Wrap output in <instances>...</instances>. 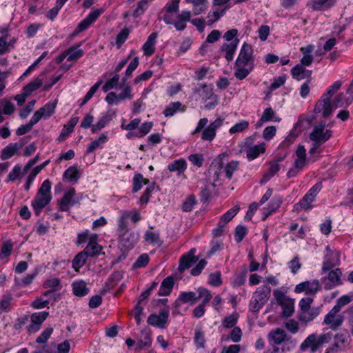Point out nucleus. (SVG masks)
I'll use <instances>...</instances> for the list:
<instances>
[{
	"label": "nucleus",
	"mask_w": 353,
	"mask_h": 353,
	"mask_svg": "<svg viewBox=\"0 0 353 353\" xmlns=\"http://www.w3.org/2000/svg\"><path fill=\"white\" fill-rule=\"evenodd\" d=\"M51 200V183L48 179H46L42 183L36 196L31 202L34 213L39 215L42 210L50 203Z\"/></svg>",
	"instance_id": "obj_1"
},
{
	"label": "nucleus",
	"mask_w": 353,
	"mask_h": 353,
	"mask_svg": "<svg viewBox=\"0 0 353 353\" xmlns=\"http://www.w3.org/2000/svg\"><path fill=\"white\" fill-rule=\"evenodd\" d=\"M223 119L218 118L214 121L211 122L209 125L208 119L207 118L201 119L196 128L192 132V134H195L202 131L201 139L203 141H212L216 134V130L223 125Z\"/></svg>",
	"instance_id": "obj_2"
},
{
	"label": "nucleus",
	"mask_w": 353,
	"mask_h": 353,
	"mask_svg": "<svg viewBox=\"0 0 353 353\" xmlns=\"http://www.w3.org/2000/svg\"><path fill=\"white\" fill-rule=\"evenodd\" d=\"M332 338V334L330 332L323 333L319 335L312 334L309 335L301 343V349L305 350L310 349L311 352L314 353L323 344L328 343Z\"/></svg>",
	"instance_id": "obj_3"
},
{
	"label": "nucleus",
	"mask_w": 353,
	"mask_h": 353,
	"mask_svg": "<svg viewBox=\"0 0 353 353\" xmlns=\"http://www.w3.org/2000/svg\"><path fill=\"white\" fill-rule=\"evenodd\" d=\"M332 133V131L327 129L324 123L315 125L310 134V138L313 141V147L310 149V153L314 154L321 145L330 138Z\"/></svg>",
	"instance_id": "obj_4"
},
{
	"label": "nucleus",
	"mask_w": 353,
	"mask_h": 353,
	"mask_svg": "<svg viewBox=\"0 0 353 353\" xmlns=\"http://www.w3.org/2000/svg\"><path fill=\"white\" fill-rule=\"evenodd\" d=\"M270 293L271 288L268 285L257 288L250 301L251 310L254 312L259 311L269 300Z\"/></svg>",
	"instance_id": "obj_5"
},
{
	"label": "nucleus",
	"mask_w": 353,
	"mask_h": 353,
	"mask_svg": "<svg viewBox=\"0 0 353 353\" xmlns=\"http://www.w3.org/2000/svg\"><path fill=\"white\" fill-rule=\"evenodd\" d=\"M322 185L316 183L313 185L305 194L303 198L294 205V210L300 212L303 210H309L312 208V203L314 202L317 194L320 192Z\"/></svg>",
	"instance_id": "obj_6"
},
{
	"label": "nucleus",
	"mask_w": 353,
	"mask_h": 353,
	"mask_svg": "<svg viewBox=\"0 0 353 353\" xmlns=\"http://www.w3.org/2000/svg\"><path fill=\"white\" fill-rule=\"evenodd\" d=\"M254 138L249 137L243 141L242 150L246 153V157L250 161L256 159L260 154L265 152V144L261 143L258 145H253Z\"/></svg>",
	"instance_id": "obj_7"
},
{
	"label": "nucleus",
	"mask_w": 353,
	"mask_h": 353,
	"mask_svg": "<svg viewBox=\"0 0 353 353\" xmlns=\"http://www.w3.org/2000/svg\"><path fill=\"white\" fill-rule=\"evenodd\" d=\"M81 199V194H77L74 188H69L59 201V210L62 212L68 211L70 207L79 203Z\"/></svg>",
	"instance_id": "obj_8"
},
{
	"label": "nucleus",
	"mask_w": 353,
	"mask_h": 353,
	"mask_svg": "<svg viewBox=\"0 0 353 353\" xmlns=\"http://www.w3.org/2000/svg\"><path fill=\"white\" fill-rule=\"evenodd\" d=\"M274 296L277 303L282 307L283 315L285 316H291L294 312V301L279 290L274 291Z\"/></svg>",
	"instance_id": "obj_9"
},
{
	"label": "nucleus",
	"mask_w": 353,
	"mask_h": 353,
	"mask_svg": "<svg viewBox=\"0 0 353 353\" xmlns=\"http://www.w3.org/2000/svg\"><path fill=\"white\" fill-rule=\"evenodd\" d=\"M235 64L248 66L249 68H254L253 50L252 46L245 42L241 46L239 56Z\"/></svg>",
	"instance_id": "obj_10"
},
{
	"label": "nucleus",
	"mask_w": 353,
	"mask_h": 353,
	"mask_svg": "<svg viewBox=\"0 0 353 353\" xmlns=\"http://www.w3.org/2000/svg\"><path fill=\"white\" fill-rule=\"evenodd\" d=\"M57 101L53 100L46 103L43 107L37 110L32 117L38 123L41 119H48L55 112Z\"/></svg>",
	"instance_id": "obj_11"
},
{
	"label": "nucleus",
	"mask_w": 353,
	"mask_h": 353,
	"mask_svg": "<svg viewBox=\"0 0 353 353\" xmlns=\"http://www.w3.org/2000/svg\"><path fill=\"white\" fill-rule=\"evenodd\" d=\"M199 94L203 102H207L205 107L208 110L214 108L219 103L217 96H216L212 88L203 86L199 90Z\"/></svg>",
	"instance_id": "obj_12"
},
{
	"label": "nucleus",
	"mask_w": 353,
	"mask_h": 353,
	"mask_svg": "<svg viewBox=\"0 0 353 353\" xmlns=\"http://www.w3.org/2000/svg\"><path fill=\"white\" fill-rule=\"evenodd\" d=\"M321 289L318 280L306 281L299 283L294 288L296 293H305L307 295H314Z\"/></svg>",
	"instance_id": "obj_13"
},
{
	"label": "nucleus",
	"mask_w": 353,
	"mask_h": 353,
	"mask_svg": "<svg viewBox=\"0 0 353 353\" xmlns=\"http://www.w3.org/2000/svg\"><path fill=\"white\" fill-rule=\"evenodd\" d=\"M339 312V310L333 307L325 315L323 323L329 325V327L332 330H336L340 327L343 322L344 318Z\"/></svg>",
	"instance_id": "obj_14"
},
{
	"label": "nucleus",
	"mask_w": 353,
	"mask_h": 353,
	"mask_svg": "<svg viewBox=\"0 0 353 353\" xmlns=\"http://www.w3.org/2000/svg\"><path fill=\"white\" fill-rule=\"evenodd\" d=\"M327 254L325 256L323 270H330L331 268L340 265L341 252L339 250H332L326 248Z\"/></svg>",
	"instance_id": "obj_15"
},
{
	"label": "nucleus",
	"mask_w": 353,
	"mask_h": 353,
	"mask_svg": "<svg viewBox=\"0 0 353 353\" xmlns=\"http://www.w3.org/2000/svg\"><path fill=\"white\" fill-rule=\"evenodd\" d=\"M129 219L133 223H137L141 219V216L137 210L121 212L118 220V227L120 230H125L127 228Z\"/></svg>",
	"instance_id": "obj_16"
},
{
	"label": "nucleus",
	"mask_w": 353,
	"mask_h": 353,
	"mask_svg": "<svg viewBox=\"0 0 353 353\" xmlns=\"http://www.w3.org/2000/svg\"><path fill=\"white\" fill-rule=\"evenodd\" d=\"M335 109L336 108L333 107V103L330 99L324 98V97L321 96V99L315 105L314 112L316 113L321 114L324 117H327L332 114Z\"/></svg>",
	"instance_id": "obj_17"
},
{
	"label": "nucleus",
	"mask_w": 353,
	"mask_h": 353,
	"mask_svg": "<svg viewBox=\"0 0 353 353\" xmlns=\"http://www.w3.org/2000/svg\"><path fill=\"white\" fill-rule=\"evenodd\" d=\"M103 12V8H92L88 15L79 23L77 30L82 32L88 29Z\"/></svg>",
	"instance_id": "obj_18"
},
{
	"label": "nucleus",
	"mask_w": 353,
	"mask_h": 353,
	"mask_svg": "<svg viewBox=\"0 0 353 353\" xmlns=\"http://www.w3.org/2000/svg\"><path fill=\"white\" fill-rule=\"evenodd\" d=\"M170 312L163 310L159 314H152L148 316V323L157 327L163 328L168 322Z\"/></svg>",
	"instance_id": "obj_19"
},
{
	"label": "nucleus",
	"mask_w": 353,
	"mask_h": 353,
	"mask_svg": "<svg viewBox=\"0 0 353 353\" xmlns=\"http://www.w3.org/2000/svg\"><path fill=\"white\" fill-rule=\"evenodd\" d=\"M139 234L135 232L127 231L121 237L119 245L121 249L129 250L132 248L139 241Z\"/></svg>",
	"instance_id": "obj_20"
},
{
	"label": "nucleus",
	"mask_w": 353,
	"mask_h": 353,
	"mask_svg": "<svg viewBox=\"0 0 353 353\" xmlns=\"http://www.w3.org/2000/svg\"><path fill=\"white\" fill-rule=\"evenodd\" d=\"M49 313L48 312H39L33 313L31 315V323L28 326V330L29 332H37L42 323L46 319Z\"/></svg>",
	"instance_id": "obj_21"
},
{
	"label": "nucleus",
	"mask_w": 353,
	"mask_h": 353,
	"mask_svg": "<svg viewBox=\"0 0 353 353\" xmlns=\"http://www.w3.org/2000/svg\"><path fill=\"white\" fill-rule=\"evenodd\" d=\"M114 115V112L110 110L102 113L97 121L93 125L92 128V133H97L105 128L112 120Z\"/></svg>",
	"instance_id": "obj_22"
},
{
	"label": "nucleus",
	"mask_w": 353,
	"mask_h": 353,
	"mask_svg": "<svg viewBox=\"0 0 353 353\" xmlns=\"http://www.w3.org/2000/svg\"><path fill=\"white\" fill-rule=\"evenodd\" d=\"M153 127V123L151 121H146L141 124L140 127L136 131H129L126 134L128 139H133L134 138H141L148 134Z\"/></svg>",
	"instance_id": "obj_23"
},
{
	"label": "nucleus",
	"mask_w": 353,
	"mask_h": 353,
	"mask_svg": "<svg viewBox=\"0 0 353 353\" xmlns=\"http://www.w3.org/2000/svg\"><path fill=\"white\" fill-rule=\"evenodd\" d=\"M327 281L329 283L325 284L327 289H332V288L340 285L343 283L342 281V272L341 269L336 268L329 272L327 275Z\"/></svg>",
	"instance_id": "obj_24"
},
{
	"label": "nucleus",
	"mask_w": 353,
	"mask_h": 353,
	"mask_svg": "<svg viewBox=\"0 0 353 353\" xmlns=\"http://www.w3.org/2000/svg\"><path fill=\"white\" fill-rule=\"evenodd\" d=\"M152 344L151 332L148 327L143 328L137 339V349L141 350Z\"/></svg>",
	"instance_id": "obj_25"
},
{
	"label": "nucleus",
	"mask_w": 353,
	"mask_h": 353,
	"mask_svg": "<svg viewBox=\"0 0 353 353\" xmlns=\"http://www.w3.org/2000/svg\"><path fill=\"white\" fill-rule=\"evenodd\" d=\"M158 34L157 32L151 33L142 47L143 54L146 57L152 55L156 49V42Z\"/></svg>",
	"instance_id": "obj_26"
},
{
	"label": "nucleus",
	"mask_w": 353,
	"mask_h": 353,
	"mask_svg": "<svg viewBox=\"0 0 353 353\" xmlns=\"http://www.w3.org/2000/svg\"><path fill=\"white\" fill-rule=\"evenodd\" d=\"M108 132L102 133L97 139L93 140L88 145L87 153H92L99 148H103V145L108 141Z\"/></svg>",
	"instance_id": "obj_27"
},
{
	"label": "nucleus",
	"mask_w": 353,
	"mask_h": 353,
	"mask_svg": "<svg viewBox=\"0 0 353 353\" xmlns=\"http://www.w3.org/2000/svg\"><path fill=\"white\" fill-rule=\"evenodd\" d=\"M314 48L315 46L314 45H308L301 48L300 51L303 54V57L301 59V65L310 66L312 64L314 60L312 53L314 50Z\"/></svg>",
	"instance_id": "obj_28"
},
{
	"label": "nucleus",
	"mask_w": 353,
	"mask_h": 353,
	"mask_svg": "<svg viewBox=\"0 0 353 353\" xmlns=\"http://www.w3.org/2000/svg\"><path fill=\"white\" fill-rule=\"evenodd\" d=\"M185 3L192 6V12L194 15L204 13L208 9V0H185Z\"/></svg>",
	"instance_id": "obj_29"
},
{
	"label": "nucleus",
	"mask_w": 353,
	"mask_h": 353,
	"mask_svg": "<svg viewBox=\"0 0 353 353\" xmlns=\"http://www.w3.org/2000/svg\"><path fill=\"white\" fill-rule=\"evenodd\" d=\"M268 121H274V122H280L281 118L275 114L274 111L272 108H267L263 112V114L261 117L259 123L256 125V128H259L262 125L263 123L268 122Z\"/></svg>",
	"instance_id": "obj_30"
},
{
	"label": "nucleus",
	"mask_w": 353,
	"mask_h": 353,
	"mask_svg": "<svg viewBox=\"0 0 353 353\" xmlns=\"http://www.w3.org/2000/svg\"><path fill=\"white\" fill-rule=\"evenodd\" d=\"M97 235L92 234L90 236V240L88 245L85 248V252L88 255L96 256L98 255L101 250V246L97 243Z\"/></svg>",
	"instance_id": "obj_31"
},
{
	"label": "nucleus",
	"mask_w": 353,
	"mask_h": 353,
	"mask_svg": "<svg viewBox=\"0 0 353 353\" xmlns=\"http://www.w3.org/2000/svg\"><path fill=\"white\" fill-rule=\"evenodd\" d=\"M192 14L190 11L183 10L176 18V21L173 23L174 28L177 30H183L186 28L187 22L190 20Z\"/></svg>",
	"instance_id": "obj_32"
},
{
	"label": "nucleus",
	"mask_w": 353,
	"mask_h": 353,
	"mask_svg": "<svg viewBox=\"0 0 353 353\" xmlns=\"http://www.w3.org/2000/svg\"><path fill=\"white\" fill-rule=\"evenodd\" d=\"M188 164L186 161L180 158L170 162L168 165V169L170 172H176L179 175L183 173L187 169Z\"/></svg>",
	"instance_id": "obj_33"
},
{
	"label": "nucleus",
	"mask_w": 353,
	"mask_h": 353,
	"mask_svg": "<svg viewBox=\"0 0 353 353\" xmlns=\"http://www.w3.org/2000/svg\"><path fill=\"white\" fill-rule=\"evenodd\" d=\"M307 163L306 150L303 145H299L295 152L294 165L296 168H304Z\"/></svg>",
	"instance_id": "obj_34"
},
{
	"label": "nucleus",
	"mask_w": 353,
	"mask_h": 353,
	"mask_svg": "<svg viewBox=\"0 0 353 353\" xmlns=\"http://www.w3.org/2000/svg\"><path fill=\"white\" fill-rule=\"evenodd\" d=\"M195 250H191L188 253L184 254L179 264V270L183 271L191 267L192 264L196 261L194 256Z\"/></svg>",
	"instance_id": "obj_35"
},
{
	"label": "nucleus",
	"mask_w": 353,
	"mask_h": 353,
	"mask_svg": "<svg viewBox=\"0 0 353 353\" xmlns=\"http://www.w3.org/2000/svg\"><path fill=\"white\" fill-rule=\"evenodd\" d=\"M239 43V40L238 39H235L230 43H224L221 46V49L223 52L225 53V57L228 61L232 60Z\"/></svg>",
	"instance_id": "obj_36"
},
{
	"label": "nucleus",
	"mask_w": 353,
	"mask_h": 353,
	"mask_svg": "<svg viewBox=\"0 0 353 353\" xmlns=\"http://www.w3.org/2000/svg\"><path fill=\"white\" fill-rule=\"evenodd\" d=\"M72 291L77 296H83L88 294L89 288L87 287V284L83 280L74 281L72 284Z\"/></svg>",
	"instance_id": "obj_37"
},
{
	"label": "nucleus",
	"mask_w": 353,
	"mask_h": 353,
	"mask_svg": "<svg viewBox=\"0 0 353 353\" xmlns=\"http://www.w3.org/2000/svg\"><path fill=\"white\" fill-rule=\"evenodd\" d=\"M81 177V173L77 166L72 165L65 170L63 179L72 183H76Z\"/></svg>",
	"instance_id": "obj_38"
},
{
	"label": "nucleus",
	"mask_w": 353,
	"mask_h": 353,
	"mask_svg": "<svg viewBox=\"0 0 353 353\" xmlns=\"http://www.w3.org/2000/svg\"><path fill=\"white\" fill-rule=\"evenodd\" d=\"M185 106L183 105L181 103L177 101V102H172L170 103L169 105H168L165 110H163V114L168 117H172L174 114H176L177 112H183L185 111Z\"/></svg>",
	"instance_id": "obj_39"
},
{
	"label": "nucleus",
	"mask_w": 353,
	"mask_h": 353,
	"mask_svg": "<svg viewBox=\"0 0 353 353\" xmlns=\"http://www.w3.org/2000/svg\"><path fill=\"white\" fill-rule=\"evenodd\" d=\"M287 338V334L283 330L276 329L269 334V340L270 343L276 345H280L283 343Z\"/></svg>",
	"instance_id": "obj_40"
},
{
	"label": "nucleus",
	"mask_w": 353,
	"mask_h": 353,
	"mask_svg": "<svg viewBox=\"0 0 353 353\" xmlns=\"http://www.w3.org/2000/svg\"><path fill=\"white\" fill-rule=\"evenodd\" d=\"M228 7L224 8H216L210 11L207 15V23L208 25H212L214 23L217 21L221 17L225 14Z\"/></svg>",
	"instance_id": "obj_41"
},
{
	"label": "nucleus",
	"mask_w": 353,
	"mask_h": 353,
	"mask_svg": "<svg viewBox=\"0 0 353 353\" xmlns=\"http://www.w3.org/2000/svg\"><path fill=\"white\" fill-rule=\"evenodd\" d=\"M292 75L296 80H302L311 75V72L306 70L303 65L297 64L291 70Z\"/></svg>",
	"instance_id": "obj_42"
},
{
	"label": "nucleus",
	"mask_w": 353,
	"mask_h": 353,
	"mask_svg": "<svg viewBox=\"0 0 353 353\" xmlns=\"http://www.w3.org/2000/svg\"><path fill=\"white\" fill-rule=\"evenodd\" d=\"M350 343V337L347 333H338L334 337L335 350L343 348Z\"/></svg>",
	"instance_id": "obj_43"
},
{
	"label": "nucleus",
	"mask_w": 353,
	"mask_h": 353,
	"mask_svg": "<svg viewBox=\"0 0 353 353\" xmlns=\"http://www.w3.org/2000/svg\"><path fill=\"white\" fill-rule=\"evenodd\" d=\"M335 0H312L309 5L314 10H326L332 7Z\"/></svg>",
	"instance_id": "obj_44"
},
{
	"label": "nucleus",
	"mask_w": 353,
	"mask_h": 353,
	"mask_svg": "<svg viewBox=\"0 0 353 353\" xmlns=\"http://www.w3.org/2000/svg\"><path fill=\"white\" fill-rule=\"evenodd\" d=\"M43 84V80L39 77L34 78L32 81L28 83L23 88V93L25 95L29 96L33 92L39 89Z\"/></svg>",
	"instance_id": "obj_45"
},
{
	"label": "nucleus",
	"mask_w": 353,
	"mask_h": 353,
	"mask_svg": "<svg viewBox=\"0 0 353 353\" xmlns=\"http://www.w3.org/2000/svg\"><path fill=\"white\" fill-rule=\"evenodd\" d=\"M174 286V280L172 277L165 278L161 283L159 294L160 296H167L168 295Z\"/></svg>",
	"instance_id": "obj_46"
},
{
	"label": "nucleus",
	"mask_w": 353,
	"mask_h": 353,
	"mask_svg": "<svg viewBox=\"0 0 353 353\" xmlns=\"http://www.w3.org/2000/svg\"><path fill=\"white\" fill-rule=\"evenodd\" d=\"M18 143H11L4 148L1 153V157L2 159L6 160L13 157L19 149Z\"/></svg>",
	"instance_id": "obj_47"
},
{
	"label": "nucleus",
	"mask_w": 353,
	"mask_h": 353,
	"mask_svg": "<svg viewBox=\"0 0 353 353\" xmlns=\"http://www.w3.org/2000/svg\"><path fill=\"white\" fill-rule=\"evenodd\" d=\"M88 254L85 252L83 251L77 254L72 261V268L75 270V271H79V270L82 268L87 259Z\"/></svg>",
	"instance_id": "obj_48"
},
{
	"label": "nucleus",
	"mask_w": 353,
	"mask_h": 353,
	"mask_svg": "<svg viewBox=\"0 0 353 353\" xmlns=\"http://www.w3.org/2000/svg\"><path fill=\"white\" fill-rule=\"evenodd\" d=\"M234 69L235 77L239 80H243L249 75L254 68H249L248 66L245 67V65L235 64Z\"/></svg>",
	"instance_id": "obj_49"
},
{
	"label": "nucleus",
	"mask_w": 353,
	"mask_h": 353,
	"mask_svg": "<svg viewBox=\"0 0 353 353\" xmlns=\"http://www.w3.org/2000/svg\"><path fill=\"white\" fill-rule=\"evenodd\" d=\"M239 210L240 208L238 205H235L223 214L219 220L221 227L225 226L228 222L232 220V218L238 213Z\"/></svg>",
	"instance_id": "obj_50"
},
{
	"label": "nucleus",
	"mask_w": 353,
	"mask_h": 353,
	"mask_svg": "<svg viewBox=\"0 0 353 353\" xmlns=\"http://www.w3.org/2000/svg\"><path fill=\"white\" fill-rule=\"evenodd\" d=\"M43 287L49 289V290L44 294L45 296H47L50 292L57 291L61 288L60 280L57 278L48 279L44 282Z\"/></svg>",
	"instance_id": "obj_51"
},
{
	"label": "nucleus",
	"mask_w": 353,
	"mask_h": 353,
	"mask_svg": "<svg viewBox=\"0 0 353 353\" xmlns=\"http://www.w3.org/2000/svg\"><path fill=\"white\" fill-rule=\"evenodd\" d=\"M319 312L313 308L301 311L299 314V320L303 322H310L314 320L317 315Z\"/></svg>",
	"instance_id": "obj_52"
},
{
	"label": "nucleus",
	"mask_w": 353,
	"mask_h": 353,
	"mask_svg": "<svg viewBox=\"0 0 353 353\" xmlns=\"http://www.w3.org/2000/svg\"><path fill=\"white\" fill-rule=\"evenodd\" d=\"M14 110V105L10 101L7 100L0 101V123L3 120V117L1 114L2 112L5 114H10Z\"/></svg>",
	"instance_id": "obj_53"
},
{
	"label": "nucleus",
	"mask_w": 353,
	"mask_h": 353,
	"mask_svg": "<svg viewBox=\"0 0 353 353\" xmlns=\"http://www.w3.org/2000/svg\"><path fill=\"white\" fill-rule=\"evenodd\" d=\"M197 300L201 299L202 304L206 305L212 299L211 292L205 288L199 287L196 289Z\"/></svg>",
	"instance_id": "obj_54"
},
{
	"label": "nucleus",
	"mask_w": 353,
	"mask_h": 353,
	"mask_svg": "<svg viewBox=\"0 0 353 353\" xmlns=\"http://www.w3.org/2000/svg\"><path fill=\"white\" fill-rule=\"evenodd\" d=\"M25 174L26 172L21 165H15L8 176V181H14L15 180L23 177Z\"/></svg>",
	"instance_id": "obj_55"
},
{
	"label": "nucleus",
	"mask_w": 353,
	"mask_h": 353,
	"mask_svg": "<svg viewBox=\"0 0 353 353\" xmlns=\"http://www.w3.org/2000/svg\"><path fill=\"white\" fill-rule=\"evenodd\" d=\"M149 181L147 179L143 178L141 174H136L133 177V188L134 192L139 191L143 185L148 183Z\"/></svg>",
	"instance_id": "obj_56"
},
{
	"label": "nucleus",
	"mask_w": 353,
	"mask_h": 353,
	"mask_svg": "<svg viewBox=\"0 0 353 353\" xmlns=\"http://www.w3.org/2000/svg\"><path fill=\"white\" fill-rule=\"evenodd\" d=\"M282 201L280 198L272 199L268 205L267 208L263 209L264 217L266 219L270 214L275 212L279 207Z\"/></svg>",
	"instance_id": "obj_57"
},
{
	"label": "nucleus",
	"mask_w": 353,
	"mask_h": 353,
	"mask_svg": "<svg viewBox=\"0 0 353 353\" xmlns=\"http://www.w3.org/2000/svg\"><path fill=\"white\" fill-rule=\"evenodd\" d=\"M179 299L183 303L194 304L197 301L196 291L181 292Z\"/></svg>",
	"instance_id": "obj_58"
},
{
	"label": "nucleus",
	"mask_w": 353,
	"mask_h": 353,
	"mask_svg": "<svg viewBox=\"0 0 353 353\" xmlns=\"http://www.w3.org/2000/svg\"><path fill=\"white\" fill-rule=\"evenodd\" d=\"M65 52L67 54V60L69 61L77 60L83 54V50L79 46L72 47Z\"/></svg>",
	"instance_id": "obj_59"
},
{
	"label": "nucleus",
	"mask_w": 353,
	"mask_h": 353,
	"mask_svg": "<svg viewBox=\"0 0 353 353\" xmlns=\"http://www.w3.org/2000/svg\"><path fill=\"white\" fill-rule=\"evenodd\" d=\"M238 319L239 314L234 312L223 319L222 325L225 328H231L236 324Z\"/></svg>",
	"instance_id": "obj_60"
},
{
	"label": "nucleus",
	"mask_w": 353,
	"mask_h": 353,
	"mask_svg": "<svg viewBox=\"0 0 353 353\" xmlns=\"http://www.w3.org/2000/svg\"><path fill=\"white\" fill-rule=\"evenodd\" d=\"M342 85L341 81H336L330 85L326 92L322 95L324 98L331 99L332 97L340 89Z\"/></svg>",
	"instance_id": "obj_61"
},
{
	"label": "nucleus",
	"mask_w": 353,
	"mask_h": 353,
	"mask_svg": "<svg viewBox=\"0 0 353 353\" xmlns=\"http://www.w3.org/2000/svg\"><path fill=\"white\" fill-rule=\"evenodd\" d=\"M144 239L147 243L152 245H159L160 243L159 234L151 230L145 232Z\"/></svg>",
	"instance_id": "obj_62"
},
{
	"label": "nucleus",
	"mask_w": 353,
	"mask_h": 353,
	"mask_svg": "<svg viewBox=\"0 0 353 353\" xmlns=\"http://www.w3.org/2000/svg\"><path fill=\"white\" fill-rule=\"evenodd\" d=\"M249 122L246 120H241L239 123H236L235 125L232 126L229 132L230 134L239 133L246 130L249 127Z\"/></svg>",
	"instance_id": "obj_63"
},
{
	"label": "nucleus",
	"mask_w": 353,
	"mask_h": 353,
	"mask_svg": "<svg viewBox=\"0 0 353 353\" xmlns=\"http://www.w3.org/2000/svg\"><path fill=\"white\" fill-rule=\"evenodd\" d=\"M208 283L213 287H219L222 284L221 272L216 271L209 275Z\"/></svg>",
	"instance_id": "obj_64"
}]
</instances>
